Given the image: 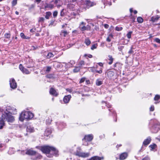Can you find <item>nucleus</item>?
<instances>
[{"instance_id":"6","label":"nucleus","mask_w":160,"mask_h":160,"mask_svg":"<svg viewBox=\"0 0 160 160\" xmlns=\"http://www.w3.org/2000/svg\"><path fill=\"white\" fill-rule=\"evenodd\" d=\"M75 154L76 156L83 158H87L90 156L89 152H81V148L80 147H78L77 148V150L75 152Z\"/></svg>"},{"instance_id":"32","label":"nucleus","mask_w":160,"mask_h":160,"mask_svg":"<svg viewBox=\"0 0 160 160\" xmlns=\"http://www.w3.org/2000/svg\"><path fill=\"white\" fill-rule=\"evenodd\" d=\"M80 66L76 67L73 69V71L74 72H78L80 69Z\"/></svg>"},{"instance_id":"45","label":"nucleus","mask_w":160,"mask_h":160,"mask_svg":"<svg viewBox=\"0 0 160 160\" xmlns=\"http://www.w3.org/2000/svg\"><path fill=\"white\" fill-rule=\"evenodd\" d=\"M160 98V96L159 95H156L154 98V100L155 101H158Z\"/></svg>"},{"instance_id":"15","label":"nucleus","mask_w":160,"mask_h":160,"mask_svg":"<svg viewBox=\"0 0 160 160\" xmlns=\"http://www.w3.org/2000/svg\"><path fill=\"white\" fill-rule=\"evenodd\" d=\"M52 132V130L51 128H47L45 131L44 133V135L45 136L48 137L49 136V135H50V134Z\"/></svg>"},{"instance_id":"28","label":"nucleus","mask_w":160,"mask_h":160,"mask_svg":"<svg viewBox=\"0 0 160 160\" xmlns=\"http://www.w3.org/2000/svg\"><path fill=\"white\" fill-rule=\"evenodd\" d=\"M20 36L22 39H30L29 37L25 36L24 34L23 33H20Z\"/></svg>"},{"instance_id":"30","label":"nucleus","mask_w":160,"mask_h":160,"mask_svg":"<svg viewBox=\"0 0 160 160\" xmlns=\"http://www.w3.org/2000/svg\"><path fill=\"white\" fill-rule=\"evenodd\" d=\"M54 56L52 52H48L47 53L46 57L47 58H51L53 57Z\"/></svg>"},{"instance_id":"60","label":"nucleus","mask_w":160,"mask_h":160,"mask_svg":"<svg viewBox=\"0 0 160 160\" xmlns=\"http://www.w3.org/2000/svg\"><path fill=\"white\" fill-rule=\"evenodd\" d=\"M108 57L109 58V60L110 61H113V58H112V57L111 55H108Z\"/></svg>"},{"instance_id":"14","label":"nucleus","mask_w":160,"mask_h":160,"mask_svg":"<svg viewBox=\"0 0 160 160\" xmlns=\"http://www.w3.org/2000/svg\"><path fill=\"white\" fill-rule=\"evenodd\" d=\"M128 156V153L123 152L119 156V159L120 160H124Z\"/></svg>"},{"instance_id":"11","label":"nucleus","mask_w":160,"mask_h":160,"mask_svg":"<svg viewBox=\"0 0 160 160\" xmlns=\"http://www.w3.org/2000/svg\"><path fill=\"white\" fill-rule=\"evenodd\" d=\"M71 98V96L70 95H67L64 97L63 98V101L64 103H68Z\"/></svg>"},{"instance_id":"17","label":"nucleus","mask_w":160,"mask_h":160,"mask_svg":"<svg viewBox=\"0 0 160 160\" xmlns=\"http://www.w3.org/2000/svg\"><path fill=\"white\" fill-rule=\"evenodd\" d=\"M36 153V152L31 149L27 150L26 152V154L31 155H35Z\"/></svg>"},{"instance_id":"50","label":"nucleus","mask_w":160,"mask_h":160,"mask_svg":"<svg viewBox=\"0 0 160 160\" xmlns=\"http://www.w3.org/2000/svg\"><path fill=\"white\" fill-rule=\"evenodd\" d=\"M5 37L7 38H9L10 37V34L9 33H7L5 34Z\"/></svg>"},{"instance_id":"48","label":"nucleus","mask_w":160,"mask_h":160,"mask_svg":"<svg viewBox=\"0 0 160 160\" xmlns=\"http://www.w3.org/2000/svg\"><path fill=\"white\" fill-rule=\"evenodd\" d=\"M104 4L108 5L109 6H111L112 5V3L111 2V0L107 1L104 3Z\"/></svg>"},{"instance_id":"35","label":"nucleus","mask_w":160,"mask_h":160,"mask_svg":"<svg viewBox=\"0 0 160 160\" xmlns=\"http://www.w3.org/2000/svg\"><path fill=\"white\" fill-rule=\"evenodd\" d=\"M26 67L28 68H30L32 67L33 66V63L32 62H31L29 63V65L28 64V63H26Z\"/></svg>"},{"instance_id":"8","label":"nucleus","mask_w":160,"mask_h":160,"mask_svg":"<svg viewBox=\"0 0 160 160\" xmlns=\"http://www.w3.org/2000/svg\"><path fill=\"white\" fill-rule=\"evenodd\" d=\"M6 111L5 112H7L11 114H14L17 113V109L14 107L10 106H7L6 107Z\"/></svg>"},{"instance_id":"41","label":"nucleus","mask_w":160,"mask_h":160,"mask_svg":"<svg viewBox=\"0 0 160 160\" xmlns=\"http://www.w3.org/2000/svg\"><path fill=\"white\" fill-rule=\"evenodd\" d=\"M3 121H2L0 122V129H2L4 126V123Z\"/></svg>"},{"instance_id":"47","label":"nucleus","mask_w":160,"mask_h":160,"mask_svg":"<svg viewBox=\"0 0 160 160\" xmlns=\"http://www.w3.org/2000/svg\"><path fill=\"white\" fill-rule=\"evenodd\" d=\"M17 4V0H13L12 2V6H15Z\"/></svg>"},{"instance_id":"5","label":"nucleus","mask_w":160,"mask_h":160,"mask_svg":"<svg viewBox=\"0 0 160 160\" xmlns=\"http://www.w3.org/2000/svg\"><path fill=\"white\" fill-rule=\"evenodd\" d=\"M75 154L76 156L83 158H87L90 156L89 152H81V148L80 147H78L77 148V150L75 152Z\"/></svg>"},{"instance_id":"37","label":"nucleus","mask_w":160,"mask_h":160,"mask_svg":"<svg viewBox=\"0 0 160 160\" xmlns=\"http://www.w3.org/2000/svg\"><path fill=\"white\" fill-rule=\"evenodd\" d=\"M137 20L138 22L139 23H141L143 22V19L141 17H138Z\"/></svg>"},{"instance_id":"7","label":"nucleus","mask_w":160,"mask_h":160,"mask_svg":"<svg viewBox=\"0 0 160 160\" xmlns=\"http://www.w3.org/2000/svg\"><path fill=\"white\" fill-rule=\"evenodd\" d=\"M93 135L92 134L85 135L84 138L82 139V141L84 142L83 144L84 145H88V143L87 142H90L93 139Z\"/></svg>"},{"instance_id":"51","label":"nucleus","mask_w":160,"mask_h":160,"mask_svg":"<svg viewBox=\"0 0 160 160\" xmlns=\"http://www.w3.org/2000/svg\"><path fill=\"white\" fill-rule=\"evenodd\" d=\"M149 110L150 111H153L154 110V107L153 105H152L149 108Z\"/></svg>"},{"instance_id":"16","label":"nucleus","mask_w":160,"mask_h":160,"mask_svg":"<svg viewBox=\"0 0 160 160\" xmlns=\"http://www.w3.org/2000/svg\"><path fill=\"white\" fill-rule=\"evenodd\" d=\"M86 4L88 7H89L95 5L96 4V3L91 2L87 0L86 1Z\"/></svg>"},{"instance_id":"10","label":"nucleus","mask_w":160,"mask_h":160,"mask_svg":"<svg viewBox=\"0 0 160 160\" xmlns=\"http://www.w3.org/2000/svg\"><path fill=\"white\" fill-rule=\"evenodd\" d=\"M152 139L151 137L149 136L145 139L142 143V146H147L151 142Z\"/></svg>"},{"instance_id":"52","label":"nucleus","mask_w":160,"mask_h":160,"mask_svg":"<svg viewBox=\"0 0 160 160\" xmlns=\"http://www.w3.org/2000/svg\"><path fill=\"white\" fill-rule=\"evenodd\" d=\"M113 37L112 34H110L108 37L107 38L106 40H110Z\"/></svg>"},{"instance_id":"3","label":"nucleus","mask_w":160,"mask_h":160,"mask_svg":"<svg viewBox=\"0 0 160 160\" xmlns=\"http://www.w3.org/2000/svg\"><path fill=\"white\" fill-rule=\"evenodd\" d=\"M33 113L30 111H22L20 115L19 119L23 122L24 119L30 120L33 117Z\"/></svg>"},{"instance_id":"21","label":"nucleus","mask_w":160,"mask_h":160,"mask_svg":"<svg viewBox=\"0 0 160 160\" xmlns=\"http://www.w3.org/2000/svg\"><path fill=\"white\" fill-rule=\"evenodd\" d=\"M107 73L108 76L109 78H112L114 75V72L112 71H108Z\"/></svg>"},{"instance_id":"2","label":"nucleus","mask_w":160,"mask_h":160,"mask_svg":"<svg viewBox=\"0 0 160 160\" xmlns=\"http://www.w3.org/2000/svg\"><path fill=\"white\" fill-rule=\"evenodd\" d=\"M149 125L151 126L150 129L153 133H157L159 130V122L156 119H151L149 122Z\"/></svg>"},{"instance_id":"27","label":"nucleus","mask_w":160,"mask_h":160,"mask_svg":"<svg viewBox=\"0 0 160 160\" xmlns=\"http://www.w3.org/2000/svg\"><path fill=\"white\" fill-rule=\"evenodd\" d=\"M53 66L54 67L58 68L61 67V63L57 62H55L54 63Z\"/></svg>"},{"instance_id":"63","label":"nucleus","mask_w":160,"mask_h":160,"mask_svg":"<svg viewBox=\"0 0 160 160\" xmlns=\"http://www.w3.org/2000/svg\"><path fill=\"white\" fill-rule=\"evenodd\" d=\"M120 64L118 63H116L113 65V67L114 68H116L117 66H118V65H119Z\"/></svg>"},{"instance_id":"49","label":"nucleus","mask_w":160,"mask_h":160,"mask_svg":"<svg viewBox=\"0 0 160 160\" xmlns=\"http://www.w3.org/2000/svg\"><path fill=\"white\" fill-rule=\"evenodd\" d=\"M64 9H62L60 12V15L62 17H64L65 16V14L64 12Z\"/></svg>"},{"instance_id":"18","label":"nucleus","mask_w":160,"mask_h":160,"mask_svg":"<svg viewBox=\"0 0 160 160\" xmlns=\"http://www.w3.org/2000/svg\"><path fill=\"white\" fill-rule=\"evenodd\" d=\"M159 18V17L158 15L152 17L151 18V21L153 22H156L158 20Z\"/></svg>"},{"instance_id":"13","label":"nucleus","mask_w":160,"mask_h":160,"mask_svg":"<svg viewBox=\"0 0 160 160\" xmlns=\"http://www.w3.org/2000/svg\"><path fill=\"white\" fill-rule=\"evenodd\" d=\"M149 147L150 148L151 151H156L157 146L156 144L153 143L152 144L150 145Z\"/></svg>"},{"instance_id":"59","label":"nucleus","mask_w":160,"mask_h":160,"mask_svg":"<svg viewBox=\"0 0 160 160\" xmlns=\"http://www.w3.org/2000/svg\"><path fill=\"white\" fill-rule=\"evenodd\" d=\"M95 72L99 74H101L102 72V68L100 70H96Z\"/></svg>"},{"instance_id":"56","label":"nucleus","mask_w":160,"mask_h":160,"mask_svg":"<svg viewBox=\"0 0 160 160\" xmlns=\"http://www.w3.org/2000/svg\"><path fill=\"white\" fill-rule=\"evenodd\" d=\"M109 111L111 112H112V113L114 115H116V113L115 112H114V110L112 109H109Z\"/></svg>"},{"instance_id":"57","label":"nucleus","mask_w":160,"mask_h":160,"mask_svg":"<svg viewBox=\"0 0 160 160\" xmlns=\"http://www.w3.org/2000/svg\"><path fill=\"white\" fill-rule=\"evenodd\" d=\"M105 104H106V106L108 108H111V104H110L109 103H106Z\"/></svg>"},{"instance_id":"26","label":"nucleus","mask_w":160,"mask_h":160,"mask_svg":"<svg viewBox=\"0 0 160 160\" xmlns=\"http://www.w3.org/2000/svg\"><path fill=\"white\" fill-rule=\"evenodd\" d=\"M54 5L53 4L49 3L47 4L45 6V8H49L50 9H52L54 8Z\"/></svg>"},{"instance_id":"23","label":"nucleus","mask_w":160,"mask_h":160,"mask_svg":"<svg viewBox=\"0 0 160 160\" xmlns=\"http://www.w3.org/2000/svg\"><path fill=\"white\" fill-rule=\"evenodd\" d=\"M102 159H103V157H99L98 156H94L92 157L88 160H101Z\"/></svg>"},{"instance_id":"40","label":"nucleus","mask_w":160,"mask_h":160,"mask_svg":"<svg viewBox=\"0 0 160 160\" xmlns=\"http://www.w3.org/2000/svg\"><path fill=\"white\" fill-rule=\"evenodd\" d=\"M122 27H120L118 26H117L115 28V30L118 31H121L122 30Z\"/></svg>"},{"instance_id":"39","label":"nucleus","mask_w":160,"mask_h":160,"mask_svg":"<svg viewBox=\"0 0 160 160\" xmlns=\"http://www.w3.org/2000/svg\"><path fill=\"white\" fill-rule=\"evenodd\" d=\"M45 20V19L43 17H40L39 18L38 22L41 23H43Z\"/></svg>"},{"instance_id":"12","label":"nucleus","mask_w":160,"mask_h":160,"mask_svg":"<svg viewBox=\"0 0 160 160\" xmlns=\"http://www.w3.org/2000/svg\"><path fill=\"white\" fill-rule=\"evenodd\" d=\"M50 93L55 96H58V93L57 92L56 90L52 88H50L49 91Z\"/></svg>"},{"instance_id":"42","label":"nucleus","mask_w":160,"mask_h":160,"mask_svg":"<svg viewBox=\"0 0 160 160\" xmlns=\"http://www.w3.org/2000/svg\"><path fill=\"white\" fill-rule=\"evenodd\" d=\"M51 69V67L50 66H47L46 72L47 73L49 72Z\"/></svg>"},{"instance_id":"64","label":"nucleus","mask_w":160,"mask_h":160,"mask_svg":"<svg viewBox=\"0 0 160 160\" xmlns=\"http://www.w3.org/2000/svg\"><path fill=\"white\" fill-rule=\"evenodd\" d=\"M34 7V6L33 4L31 5L30 7H29V10H31V9L33 8Z\"/></svg>"},{"instance_id":"22","label":"nucleus","mask_w":160,"mask_h":160,"mask_svg":"<svg viewBox=\"0 0 160 160\" xmlns=\"http://www.w3.org/2000/svg\"><path fill=\"white\" fill-rule=\"evenodd\" d=\"M45 18L46 19H49V17L52 16V13L51 12L48 11L47 12L45 13Z\"/></svg>"},{"instance_id":"43","label":"nucleus","mask_w":160,"mask_h":160,"mask_svg":"<svg viewBox=\"0 0 160 160\" xmlns=\"http://www.w3.org/2000/svg\"><path fill=\"white\" fill-rule=\"evenodd\" d=\"M132 31H130L128 32V33L127 34V36L128 37V38L129 39L131 37V35L132 34Z\"/></svg>"},{"instance_id":"4","label":"nucleus","mask_w":160,"mask_h":160,"mask_svg":"<svg viewBox=\"0 0 160 160\" xmlns=\"http://www.w3.org/2000/svg\"><path fill=\"white\" fill-rule=\"evenodd\" d=\"M0 117V121H7L9 122H12L14 120V118L11 114L7 112H4L1 114Z\"/></svg>"},{"instance_id":"34","label":"nucleus","mask_w":160,"mask_h":160,"mask_svg":"<svg viewBox=\"0 0 160 160\" xmlns=\"http://www.w3.org/2000/svg\"><path fill=\"white\" fill-rule=\"evenodd\" d=\"M52 121L51 118H48L46 120V123L47 124H49Z\"/></svg>"},{"instance_id":"44","label":"nucleus","mask_w":160,"mask_h":160,"mask_svg":"<svg viewBox=\"0 0 160 160\" xmlns=\"http://www.w3.org/2000/svg\"><path fill=\"white\" fill-rule=\"evenodd\" d=\"M58 12L57 11H55L53 12V16L54 18H56L58 15Z\"/></svg>"},{"instance_id":"29","label":"nucleus","mask_w":160,"mask_h":160,"mask_svg":"<svg viewBox=\"0 0 160 160\" xmlns=\"http://www.w3.org/2000/svg\"><path fill=\"white\" fill-rule=\"evenodd\" d=\"M96 84L97 86H100L102 84V82L99 79H98L96 81Z\"/></svg>"},{"instance_id":"58","label":"nucleus","mask_w":160,"mask_h":160,"mask_svg":"<svg viewBox=\"0 0 160 160\" xmlns=\"http://www.w3.org/2000/svg\"><path fill=\"white\" fill-rule=\"evenodd\" d=\"M84 42L88 46L91 43L90 41H85Z\"/></svg>"},{"instance_id":"46","label":"nucleus","mask_w":160,"mask_h":160,"mask_svg":"<svg viewBox=\"0 0 160 160\" xmlns=\"http://www.w3.org/2000/svg\"><path fill=\"white\" fill-rule=\"evenodd\" d=\"M97 44H93L91 47V49L93 50V49H96L97 48Z\"/></svg>"},{"instance_id":"24","label":"nucleus","mask_w":160,"mask_h":160,"mask_svg":"<svg viewBox=\"0 0 160 160\" xmlns=\"http://www.w3.org/2000/svg\"><path fill=\"white\" fill-rule=\"evenodd\" d=\"M66 126V124L65 123H61L59 124L58 126V128L59 129L61 130L62 128H65Z\"/></svg>"},{"instance_id":"55","label":"nucleus","mask_w":160,"mask_h":160,"mask_svg":"<svg viewBox=\"0 0 160 160\" xmlns=\"http://www.w3.org/2000/svg\"><path fill=\"white\" fill-rule=\"evenodd\" d=\"M19 68L22 71L25 68L21 64H20Z\"/></svg>"},{"instance_id":"36","label":"nucleus","mask_w":160,"mask_h":160,"mask_svg":"<svg viewBox=\"0 0 160 160\" xmlns=\"http://www.w3.org/2000/svg\"><path fill=\"white\" fill-rule=\"evenodd\" d=\"M22 72L23 73L26 74H29L30 73V72L25 68L22 71Z\"/></svg>"},{"instance_id":"54","label":"nucleus","mask_w":160,"mask_h":160,"mask_svg":"<svg viewBox=\"0 0 160 160\" xmlns=\"http://www.w3.org/2000/svg\"><path fill=\"white\" fill-rule=\"evenodd\" d=\"M84 56L85 57H87L90 58H91L92 57V56L90 54H85Z\"/></svg>"},{"instance_id":"20","label":"nucleus","mask_w":160,"mask_h":160,"mask_svg":"<svg viewBox=\"0 0 160 160\" xmlns=\"http://www.w3.org/2000/svg\"><path fill=\"white\" fill-rule=\"evenodd\" d=\"M61 37H65L68 35V32L67 31L62 30L60 33Z\"/></svg>"},{"instance_id":"9","label":"nucleus","mask_w":160,"mask_h":160,"mask_svg":"<svg viewBox=\"0 0 160 160\" xmlns=\"http://www.w3.org/2000/svg\"><path fill=\"white\" fill-rule=\"evenodd\" d=\"M9 84L11 88L13 89H16L17 87V83L13 78L10 79Z\"/></svg>"},{"instance_id":"1","label":"nucleus","mask_w":160,"mask_h":160,"mask_svg":"<svg viewBox=\"0 0 160 160\" xmlns=\"http://www.w3.org/2000/svg\"><path fill=\"white\" fill-rule=\"evenodd\" d=\"M41 150L46 156L49 158L52 157L53 156H57L58 155V151L54 147L45 145L41 147Z\"/></svg>"},{"instance_id":"19","label":"nucleus","mask_w":160,"mask_h":160,"mask_svg":"<svg viewBox=\"0 0 160 160\" xmlns=\"http://www.w3.org/2000/svg\"><path fill=\"white\" fill-rule=\"evenodd\" d=\"M27 131L30 132H32L34 131V129L33 127L31 126H28L27 127Z\"/></svg>"},{"instance_id":"38","label":"nucleus","mask_w":160,"mask_h":160,"mask_svg":"<svg viewBox=\"0 0 160 160\" xmlns=\"http://www.w3.org/2000/svg\"><path fill=\"white\" fill-rule=\"evenodd\" d=\"M88 70L89 71L92 72H95V69L94 67H90L88 68Z\"/></svg>"},{"instance_id":"62","label":"nucleus","mask_w":160,"mask_h":160,"mask_svg":"<svg viewBox=\"0 0 160 160\" xmlns=\"http://www.w3.org/2000/svg\"><path fill=\"white\" fill-rule=\"evenodd\" d=\"M85 79V78H82L81 79V80H80V81H79V82L80 83H82L84 81Z\"/></svg>"},{"instance_id":"33","label":"nucleus","mask_w":160,"mask_h":160,"mask_svg":"<svg viewBox=\"0 0 160 160\" xmlns=\"http://www.w3.org/2000/svg\"><path fill=\"white\" fill-rule=\"evenodd\" d=\"M35 156L36 157V159H41L42 158V156L40 154H39L38 153H36V154H35Z\"/></svg>"},{"instance_id":"25","label":"nucleus","mask_w":160,"mask_h":160,"mask_svg":"<svg viewBox=\"0 0 160 160\" xmlns=\"http://www.w3.org/2000/svg\"><path fill=\"white\" fill-rule=\"evenodd\" d=\"M75 62L74 61H70L69 62H68L67 64H66V66L67 67H72L73 65V64H75Z\"/></svg>"},{"instance_id":"31","label":"nucleus","mask_w":160,"mask_h":160,"mask_svg":"<svg viewBox=\"0 0 160 160\" xmlns=\"http://www.w3.org/2000/svg\"><path fill=\"white\" fill-rule=\"evenodd\" d=\"M79 28L80 30H81L82 31H83L85 30H88V28L85 26H82L81 25H80Z\"/></svg>"},{"instance_id":"53","label":"nucleus","mask_w":160,"mask_h":160,"mask_svg":"<svg viewBox=\"0 0 160 160\" xmlns=\"http://www.w3.org/2000/svg\"><path fill=\"white\" fill-rule=\"evenodd\" d=\"M132 47L128 51V53L131 54H132L133 53V51L132 50Z\"/></svg>"},{"instance_id":"61","label":"nucleus","mask_w":160,"mask_h":160,"mask_svg":"<svg viewBox=\"0 0 160 160\" xmlns=\"http://www.w3.org/2000/svg\"><path fill=\"white\" fill-rule=\"evenodd\" d=\"M74 44L72 43H70L67 46L68 48H69L73 45Z\"/></svg>"}]
</instances>
